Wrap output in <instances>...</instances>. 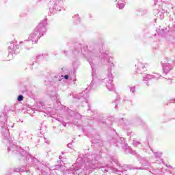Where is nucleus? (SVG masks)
Returning a JSON list of instances; mask_svg holds the SVG:
<instances>
[{
	"label": "nucleus",
	"mask_w": 175,
	"mask_h": 175,
	"mask_svg": "<svg viewBox=\"0 0 175 175\" xmlns=\"http://www.w3.org/2000/svg\"><path fill=\"white\" fill-rule=\"evenodd\" d=\"M142 70L144 71V72H146V66H142Z\"/></svg>",
	"instance_id": "72a5a7b5"
},
{
	"label": "nucleus",
	"mask_w": 175,
	"mask_h": 175,
	"mask_svg": "<svg viewBox=\"0 0 175 175\" xmlns=\"http://www.w3.org/2000/svg\"><path fill=\"white\" fill-rule=\"evenodd\" d=\"M160 16L159 17H160L161 20H163V18L164 17L163 14L162 12H159L157 13V16Z\"/></svg>",
	"instance_id": "bb28decb"
},
{
	"label": "nucleus",
	"mask_w": 175,
	"mask_h": 175,
	"mask_svg": "<svg viewBox=\"0 0 175 175\" xmlns=\"http://www.w3.org/2000/svg\"><path fill=\"white\" fill-rule=\"evenodd\" d=\"M124 142L125 141L124 139V137H121L118 135H116L113 138H112L111 143H114L115 144H116L118 147H120V145L122 147H124V144H124Z\"/></svg>",
	"instance_id": "1a4fd4ad"
},
{
	"label": "nucleus",
	"mask_w": 175,
	"mask_h": 175,
	"mask_svg": "<svg viewBox=\"0 0 175 175\" xmlns=\"http://www.w3.org/2000/svg\"><path fill=\"white\" fill-rule=\"evenodd\" d=\"M42 165L44 166H46V167H48V169H51V170H58L57 169L54 168V167H51V168H50V166H49V164H47V163H43Z\"/></svg>",
	"instance_id": "5701e85b"
},
{
	"label": "nucleus",
	"mask_w": 175,
	"mask_h": 175,
	"mask_svg": "<svg viewBox=\"0 0 175 175\" xmlns=\"http://www.w3.org/2000/svg\"><path fill=\"white\" fill-rule=\"evenodd\" d=\"M47 55H49L47 53L38 55H37L36 59H38V60L39 59H44V58H46V57H47Z\"/></svg>",
	"instance_id": "412c9836"
},
{
	"label": "nucleus",
	"mask_w": 175,
	"mask_h": 175,
	"mask_svg": "<svg viewBox=\"0 0 175 175\" xmlns=\"http://www.w3.org/2000/svg\"><path fill=\"white\" fill-rule=\"evenodd\" d=\"M17 100L18 102H21L22 100H24V96L20 94L19 96H18V98H17Z\"/></svg>",
	"instance_id": "393cba45"
},
{
	"label": "nucleus",
	"mask_w": 175,
	"mask_h": 175,
	"mask_svg": "<svg viewBox=\"0 0 175 175\" xmlns=\"http://www.w3.org/2000/svg\"><path fill=\"white\" fill-rule=\"evenodd\" d=\"M8 47L9 51L8 60L13 59V53L14 54H18L20 53V45L16 44V40H13L11 42L8 43Z\"/></svg>",
	"instance_id": "423d86ee"
},
{
	"label": "nucleus",
	"mask_w": 175,
	"mask_h": 175,
	"mask_svg": "<svg viewBox=\"0 0 175 175\" xmlns=\"http://www.w3.org/2000/svg\"><path fill=\"white\" fill-rule=\"evenodd\" d=\"M67 146H68V148H72V144H68Z\"/></svg>",
	"instance_id": "473e14b6"
},
{
	"label": "nucleus",
	"mask_w": 175,
	"mask_h": 175,
	"mask_svg": "<svg viewBox=\"0 0 175 175\" xmlns=\"http://www.w3.org/2000/svg\"><path fill=\"white\" fill-rule=\"evenodd\" d=\"M46 27H47V19H44L33 29V32L29 35L28 40L21 41V46H25L27 50L32 49V44L38 43V40L46 33Z\"/></svg>",
	"instance_id": "7ed1b4c3"
},
{
	"label": "nucleus",
	"mask_w": 175,
	"mask_h": 175,
	"mask_svg": "<svg viewBox=\"0 0 175 175\" xmlns=\"http://www.w3.org/2000/svg\"><path fill=\"white\" fill-rule=\"evenodd\" d=\"M116 2L117 8L119 9H124L126 3L125 0H116Z\"/></svg>",
	"instance_id": "f3484780"
},
{
	"label": "nucleus",
	"mask_w": 175,
	"mask_h": 175,
	"mask_svg": "<svg viewBox=\"0 0 175 175\" xmlns=\"http://www.w3.org/2000/svg\"><path fill=\"white\" fill-rule=\"evenodd\" d=\"M138 122H139V125H142V124H143V120H142V119L139 118Z\"/></svg>",
	"instance_id": "2f4dec72"
},
{
	"label": "nucleus",
	"mask_w": 175,
	"mask_h": 175,
	"mask_svg": "<svg viewBox=\"0 0 175 175\" xmlns=\"http://www.w3.org/2000/svg\"><path fill=\"white\" fill-rule=\"evenodd\" d=\"M124 171H126V170H125L124 167L121 166V165H118L117 168H113L112 170L113 173H116L118 175H126L124 174Z\"/></svg>",
	"instance_id": "9b49d317"
},
{
	"label": "nucleus",
	"mask_w": 175,
	"mask_h": 175,
	"mask_svg": "<svg viewBox=\"0 0 175 175\" xmlns=\"http://www.w3.org/2000/svg\"><path fill=\"white\" fill-rule=\"evenodd\" d=\"M69 79V75H59L56 74L53 71L48 72L47 79L44 81L45 85H52V87H59V85H62V84H65V80Z\"/></svg>",
	"instance_id": "20e7f679"
},
{
	"label": "nucleus",
	"mask_w": 175,
	"mask_h": 175,
	"mask_svg": "<svg viewBox=\"0 0 175 175\" xmlns=\"http://www.w3.org/2000/svg\"><path fill=\"white\" fill-rule=\"evenodd\" d=\"M133 146H137V144H140V142L134 141L133 142Z\"/></svg>",
	"instance_id": "7c9ffc66"
},
{
	"label": "nucleus",
	"mask_w": 175,
	"mask_h": 175,
	"mask_svg": "<svg viewBox=\"0 0 175 175\" xmlns=\"http://www.w3.org/2000/svg\"><path fill=\"white\" fill-rule=\"evenodd\" d=\"M72 96L74 98V102H79V103H82V106L83 105H87V103H88V101L87 100V98H88V94H87L85 92L80 93L79 94L76 96H74L72 94Z\"/></svg>",
	"instance_id": "0eeeda50"
},
{
	"label": "nucleus",
	"mask_w": 175,
	"mask_h": 175,
	"mask_svg": "<svg viewBox=\"0 0 175 175\" xmlns=\"http://www.w3.org/2000/svg\"><path fill=\"white\" fill-rule=\"evenodd\" d=\"M142 77L144 81H147V80H151V79H156L158 80V79L161 77V75L157 72H153L152 75L143 74Z\"/></svg>",
	"instance_id": "9d476101"
},
{
	"label": "nucleus",
	"mask_w": 175,
	"mask_h": 175,
	"mask_svg": "<svg viewBox=\"0 0 175 175\" xmlns=\"http://www.w3.org/2000/svg\"><path fill=\"white\" fill-rule=\"evenodd\" d=\"M54 167L59 168V167H61V165H56L54 166Z\"/></svg>",
	"instance_id": "c9c22d12"
},
{
	"label": "nucleus",
	"mask_w": 175,
	"mask_h": 175,
	"mask_svg": "<svg viewBox=\"0 0 175 175\" xmlns=\"http://www.w3.org/2000/svg\"><path fill=\"white\" fill-rule=\"evenodd\" d=\"M113 162H115V163H116V165H118V160L115 159V160H113Z\"/></svg>",
	"instance_id": "f704fd0d"
},
{
	"label": "nucleus",
	"mask_w": 175,
	"mask_h": 175,
	"mask_svg": "<svg viewBox=\"0 0 175 175\" xmlns=\"http://www.w3.org/2000/svg\"><path fill=\"white\" fill-rule=\"evenodd\" d=\"M116 108H117V104H116Z\"/></svg>",
	"instance_id": "c03bdc74"
},
{
	"label": "nucleus",
	"mask_w": 175,
	"mask_h": 175,
	"mask_svg": "<svg viewBox=\"0 0 175 175\" xmlns=\"http://www.w3.org/2000/svg\"><path fill=\"white\" fill-rule=\"evenodd\" d=\"M153 1H154V5H157V1H158V0H153Z\"/></svg>",
	"instance_id": "e433bc0d"
},
{
	"label": "nucleus",
	"mask_w": 175,
	"mask_h": 175,
	"mask_svg": "<svg viewBox=\"0 0 175 175\" xmlns=\"http://www.w3.org/2000/svg\"><path fill=\"white\" fill-rule=\"evenodd\" d=\"M6 121H8V114L5 112L0 114V126L1 128V135L3 137V143L8 147V152L12 151L16 155L21 157L23 159H26L27 163H36L38 159L35 157H32L31 154H28L27 151L21 148L20 146H17L13 143V141L10 139V134L9 133V126L6 125Z\"/></svg>",
	"instance_id": "f03ea898"
},
{
	"label": "nucleus",
	"mask_w": 175,
	"mask_h": 175,
	"mask_svg": "<svg viewBox=\"0 0 175 175\" xmlns=\"http://www.w3.org/2000/svg\"><path fill=\"white\" fill-rule=\"evenodd\" d=\"M37 170H42V168H40V167H37Z\"/></svg>",
	"instance_id": "58836bf2"
},
{
	"label": "nucleus",
	"mask_w": 175,
	"mask_h": 175,
	"mask_svg": "<svg viewBox=\"0 0 175 175\" xmlns=\"http://www.w3.org/2000/svg\"><path fill=\"white\" fill-rule=\"evenodd\" d=\"M101 118H102V117H100V116H98V118H97V120H98V122H102L103 124L105 122V120H101Z\"/></svg>",
	"instance_id": "cd10ccee"
},
{
	"label": "nucleus",
	"mask_w": 175,
	"mask_h": 175,
	"mask_svg": "<svg viewBox=\"0 0 175 175\" xmlns=\"http://www.w3.org/2000/svg\"><path fill=\"white\" fill-rule=\"evenodd\" d=\"M130 91L131 92H132V94H135V91H136V87L135 86L130 87Z\"/></svg>",
	"instance_id": "a878e982"
},
{
	"label": "nucleus",
	"mask_w": 175,
	"mask_h": 175,
	"mask_svg": "<svg viewBox=\"0 0 175 175\" xmlns=\"http://www.w3.org/2000/svg\"><path fill=\"white\" fill-rule=\"evenodd\" d=\"M99 160H100V152L88 154L86 157V159H85V167L86 170L95 169L96 167V164L99 163Z\"/></svg>",
	"instance_id": "39448f33"
},
{
	"label": "nucleus",
	"mask_w": 175,
	"mask_h": 175,
	"mask_svg": "<svg viewBox=\"0 0 175 175\" xmlns=\"http://www.w3.org/2000/svg\"><path fill=\"white\" fill-rule=\"evenodd\" d=\"M88 113H89V114H90V116H92V113H93V112H92V111H91V109H90V105H88Z\"/></svg>",
	"instance_id": "c85d7f7f"
},
{
	"label": "nucleus",
	"mask_w": 175,
	"mask_h": 175,
	"mask_svg": "<svg viewBox=\"0 0 175 175\" xmlns=\"http://www.w3.org/2000/svg\"><path fill=\"white\" fill-rule=\"evenodd\" d=\"M54 4L53 5H64V1L63 0H54L53 1Z\"/></svg>",
	"instance_id": "4be33fe9"
},
{
	"label": "nucleus",
	"mask_w": 175,
	"mask_h": 175,
	"mask_svg": "<svg viewBox=\"0 0 175 175\" xmlns=\"http://www.w3.org/2000/svg\"><path fill=\"white\" fill-rule=\"evenodd\" d=\"M69 109L68 107H65V110H68ZM68 111H70V109L68 110Z\"/></svg>",
	"instance_id": "4c0bfd02"
},
{
	"label": "nucleus",
	"mask_w": 175,
	"mask_h": 175,
	"mask_svg": "<svg viewBox=\"0 0 175 175\" xmlns=\"http://www.w3.org/2000/svg\"><path fill=\"white\" fill-rule=\"evenodd\" d=\"M63 5H53V9L50 10V13H49V16H51L52 14H54L57 13V12H61L62 10Z\"/></svg>",
	"instance_id": "ddd939ff"
},
{
	"label": "nucleus",
	"mask_w": 175,
	"mask_h": 175,
	"mask_svg": "<svg viewBox=\"0 0 175 175\" xmlns=\"http://www.w3.org/2000/svg\"><path fill=\"white\" fill-rule=\"evenodd\" d=\"M14 173H23V172L24 174L29 173V171L24 172V169H21V168H15V169H14Z\"/></svg>",
	"instance_id": "6ab92c4d"
},
{
	"label": "nucleus",
	"mask_w": 175,
	"mask_h": 175,
	"mask_svg": "<svg viewBox=\"0 0 175 175\" xmlns=\"http://www.w3.org/2000/svg\"><path fill=\"white\" fill-rule=\"evenodd\" d=\"M46 94L48 95V96H49V98H51V100H55V99H57V105L61 106V102H59V100H58L59 96L58 95V93H57L56 91L49 90Z\"/></svg>",
	"instance_id": "6e6552de"
},
{
	"label": "nucleus",
	"mask_w": 175,
	"mask_h": 175,
	"mask_svg": "<svg viewBox=\"0 0 175 175\" xmlns=\"http://www.w3.org/2000/svg\"><path fill=\"white\" fill-rule=\"evenodd\" d=\"M66 53H67L66 51H64V54H66Z\"/></svg>",
	"instance_id": "79ce46f5"
},
{
	"label": "nucleus",
	"mask_w": 175,
	"mask_h": 175,
	"mask_svg": "<svg viewBox=\"0 0 175 175\" xmlns=\"http://www.w3.org/2000/svg\"><path fill=\"white\" fill-rule=\"evenodd\" d=\"M172 68H173V66H172V64H170V63L163 64V73H165V75H167V73H169V72L172 70Z\"/></svg>",
	"instance_id": "2eb2a0df"
},
{
	"label": "nucleus",
	"mask_w": 175,
	"mask_h": 175,
	"mask_svg": "<svg viewBox=\"0 0 175 175\" xmlns=\"http://www.w3.org/2000/svg\"><path fill=\"white\" fill-rule=\"evenodd\" d=\"M120 122L121 124H124V125H128V120L122 118Z\"/></svg>",
	"instance_id": "b1692460"
},
{
	"label": "nucleus",
	"mask_w": 175,
	"mask_h": 175,
	"mask_svg": "<svg viewBox=\"0 0 175 175\" xmlns=\"http://www.w3.org/2000/svg\"><path fill=\"white\" fill-rule=\"evenodd\" d=\"M155 158H158L159 160H157V162L159 163H154L157 165V169L159 170V165H161V162H162V159H161V157H162V153L159 152H154L152 151Z\"/></svg>",
	"instance_id": "f8f14e48"
},
{
	"label": "nucleus",
	"mask_w": 175,
	"mask_h": 175,
	"mask_svg": "<svg viewBox=\"0 0 175 175\" xmlns=\"http://www.w3.org/2000/svg\"><path fill=\"white\" fill-rule=\"evenodd\" d=\"M92 142L94 143V144L100 143V135H96V137H93L92 138Z\"/></svg>",
	"instance_id": "a211bd4d"
},
{
	"label": "nucleus",
	"mask_w": 175,
	"mask_h": 175,
	"mask_svg": "<svg viewBox=\"0 0 175 175\" xmlns=\"http://www.w3.org/2000/svg\"><path fill=\"white\" fill-rule=\"evenodd\" d=\"M72 54L76 57L83 55L92 66V81L88 86L89 90H95L96 83H99L102 85H106L108 91H114L111 73V68L114 66V64L107 57L109 51H105L103 45L99 46L92 42L89 44L88 48L87 45L75 43Z\"/></svg>",
	"instance_id": "f257e3e1"
},
{
	"label": "nucleus",
	"mask_w": 175,
	"mask_h": 175,
	"mask_svg": "<svg viewBox=\"0 0 175 175\" xmlns=\"http://www.w3.org/2000/svg\"><path fill=\"white\" fill-rule=\"evenodd\" d=\"M37 62H33V65H35V64H36Z\"/></svg>",
	"instance_id": "ea45409f"
},
{
	"label": "nucleus",
	"mask_w": 175,
	"mask_h": 175,
	"mask_svg": "<svg viewBox=\"0 0 175 175\" xmlns=\"http://www.w3.org/2000/svg\"><path fill=\"white\" fill-rule=\"evenodd\" d=\"M13 126H14V124L11 126V128H13Z\"/></svg>",
	"instance_id": "a18cd8bd"
},
{
	"label": "nucleus",
	"mask_w": 175,
	"mask_h": 175,
	"mask_svg": "<svg viewBox=\"0 0 175 175\" xmlns=\"http://www.w3.org/2000/svg\"><path fill=\"white\" fill-rule=\"evenodd\" d=\"M98 169L99 172H103V173H107L109 172V167H107L99 166Z\"/></svg>",
	"instance_id": "aec40b11"
},
{
	"label": "nucleus",
	"mask_w": 175,
	"mask_h": 175,
	"mask_svg": "<svg viewBox=\"0 0 175 175\" xmlns=\"http://www.w3.org/2000/svg\"><path fill=\"white\" fill-rule=\"evenodd\" d=\"M172 62L173 64H174V61H172Z\"/></svg>",
	"instance_id": "37998d69"
},
{
	"label": "nucleus",
	"mask_w": 175,
	"mask_h": 175,
	"mask_svg": "<svg viewBox=\"0 0 175 175\" xmlns=\"http://www.w3.org/2000/svg\"><path fill=\"white\" fill-rule=\"evenodd\" d=\"M122 148L124 150L125 154H132V155H136V151L132 150L128 144H124Z\"/></svg>",
	"instance_id": "dca6fc26"
},
{
	"label": "nucleus",
	"mask_w": 175,
	"mask_h": 175,
	"mask_svg": "<svg viewBox=\"0 0 175 175\" xmlns=\"http://www.w3.org/2000/svg\"><path fill=\"white\" fill-rule=\"evenodd\" d=\"M173 100L172 103H175V98L174 100Z\"/></svg>",
	"instance_id": "a19ab883"
},
{
	"label": "nucleus",
	"mask_w": 175,
	"mask_h": 175,
	"mask_svg": "<svg viewBox=\"0 0 175 175\" xmlns=\"http://www.w3.org/2000/svg\"><path fill=\"white\" fill-rule=\"evenodd\" d=\"M142 167H137L136 169H138L139 170H146V169H148V166H150V163L147 161V160H140Z\"/></svg>",
	"instance_id": "4468645a"
},
{
	"label": "nucleus",
	"mask_w": 175,
	"mask_h": 175,
	"mask_svg": "<svg viewBox=\"0 0 175 175\" xmlns=\"http://www.w3.org/2000/svg\"><path fill=\"white\" fill-rule=\"evenodd\" d=\"M72 65L74 68H77V66H79V62L76 64V62H73Z\"/></svg>",
	"instance_id": "c756f323"
}]
</instances>
